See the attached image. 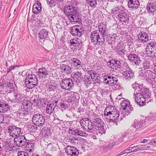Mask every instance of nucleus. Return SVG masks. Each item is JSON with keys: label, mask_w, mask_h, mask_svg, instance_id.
I'll list each match as a JSON object with an SVG mask.
<instances>
[{"label": "nucleus", "mask_w": 156, "mask_h": 156, "mask_svg": "<svg viewBox=\"0 0 156 156\" xmlns=\"http://www.w3.org/2000/svg\"><path fill=\"white\" fill-rule=\"evenodd\" d=\"M73 82L70 78L63 79L60 82V86L62 89L70 90L74 86Z\"/></svg>", "instance_id": "nucleus-12"}, {"label": "nucleus", "mask_w": 156, "mask_h": 156, "mask_svg": "<svg viewBox=\"0 0 156 156\" xmlns=\"http://www.w3.org/2000/svg\"><path fill=\"white\" fill-rule=\"evenodd\" d=\"M101 34L98 30L91 32L90 37L91 42L95 45H103L105 42V37L101 36Z\"/></svg>", "instance_id": "nucleus-4"}, {"label": "nucleus", "mask_w": 156, "mask_h": 156, "mask_svg": "<svg viewBox=\"0 0 156 156\" xmlns=\"http://www.w3.org/2000/svg\"><path fill=\"white\" fill-rule=\"evenodd\" d=\"M126 45L121 41L119 42L117 44L115 49V52L121 57H122L126 54V50L125 49Z\"/></svg>", "instance_id": "nucleus-14"}, {"label": "nucleus", "mask_w": 156, "mask_h": 156, "mask_svg": "<svg viewBox=\"0 0 156 156\" xmlns=\"http://www.w3.org/2000/svg\"><path fill=\"white\" fill-rule=\"evenodd\" d=\"M48 121L47 116L43 117L41 115L38 113L34 114L32 117V121L34 124L37 126H41L45 122H48Z\"/></svg>", "instance_id": "nucleus-7"}, {"label": "nucleus", "mask_w": 156, "mask_h": 156, "mask_svg": "<svg viewBox=\"0 0 156 156\" xmlns=\"http://www.w3.org/2000/svg\"><path fill=\"white\" fill-rule=\"evenodd\" d=\"M145 78H146V80L148 81L150 80L151 79L155 77V74L152 71L150 70H146L145 71Z\"/></svg>", "instance_id": "nucleus-46"}, {"label": "nucleus", "mask_w": 156, "mask_h": 156, "mask_svg": "<svg viewBox=\"0 0 156 156\" xmlns=\"http://www.w3.org/2000/svg\"><path fill=\"white\" fill-rule=\"evenodd\" d=\"M136 95V94L134 93L133 97L135 99V101L136 103L140 107H142L145 104V101L146 98L143 96H141L140 95Z\"/></svg>", "instance_id": "nucleus-25"}, {"label": "nucleus", "mask_w": 156, "mask_h": 156, "mask_svg": "<svg viewBox=\"0 0 156 156\" xmlns=\"http://www.w3.org/2000/svg\"><path fill=\"white\" fill-rule=\"evenodd\" d=\"M73 110L72 108H70L67 110L66 115L67 117L72 118L74 117L75 114L73 113Z\"/></svg>", "instance_id": "nucleus-58"}, {"label": "nucleus", "mask_w": 156, "mask_h": 156, "mask_svg": "<svg viewBox=\"0 0 156 156\" xmlns=\"http://www.w3.org/2000/svg\"><path fill=\"white\" fill-rule=\"evenodd\" d=\"M79 96L78 94L73 92H69L68 93V96L66 98V100L67 102L73 104L77 100V97Z\"/></svg>", "instance_id": "nucleus-23"}, {"label": "nucleus", "mask_w": 156, "mask_h": 156, "mask_svg": "<svg viewBox=\"0 0 156 156\" xmlns=\"http://www.w3.org/2000/svg\"><path fill=\"white\" fill-rule=\"evenodd\" d=\"M49 102L47 101L46 99L44 98L42 99L41 106L42 107H45L46 106V112L47 113H49Z\"/></svg>", "instance_id": "nucleus-52"}, {"label": "nucleus", "mask_w": 156, "mask_h": 156, "mask_svg": "<svg viewBox=\"0 0 156 156\" xmlns=\"http://www.w3.org/2000/svg\"><path fill=\"white\" fill-rule=\"evenodd\" d=\"M25 83L26 87L29 89H31L35 87L37 85V84L34 83L33 82L27 80L26 78L25 81Z\"/></svg>", "instance_id": "nucleus-48"}, {"label": "nucleus", "mask_w": 156, "mask_h": 156, "mask_svg": "<svg viewBox=\"0 0 156 156\" xmlns=\"http://www.w3.org/2000/svg\"><path fill=\"white\" fill-rule=\"evenodd\" d=\"M80 122L83 130L86 132L93 133L94 127L92 125L91 119L88 118L84 117L80 120Z\"/></svg>", "instance_id": "nucleus-5"}, {"label": "nucleus", "mask_w": 156, "mask_h": 156, "mask_svg": "<svg viewBox=\"0 0 156 156\" xmlns=\"http://www.w3.org/2000/svg\"><path fill=\"white\" fill-rule=\"evenodd\" d=\"M117 77L113 74H108L103 77V82L105 84H108L110 86H114L116 89L120 88V83L118 82Z\"/></svg>", "instance_id": "nucleus-3"}, {"label": "nucleus", "mask_w": 156, "mask_h": 156, "mask_svg": "<svg viewBox=\"0 0 156 156\" xmlns=\"http://www.w3.org/2000/svg\"><path fill=\"white\" fill-rule=\"evenodd\" d=\"M106 25L104 23H100L98 25V28L99 33H101V36H108L109 35V32L108 30L106 29Z\"/></svg>", "instance_id": "nucleus-26"}, {"label": "nucleus", "mask_w": 156, "mask_h": 156, "mask_svg": "<svg viewBox=\"0 0 156 156\" xmlns=\"http://www.w3.org/2000/svg\"><path fill=\"white\" fill-rule=\"evenodd\" d=\"M35 141L34 140H27L25 146V150L27 152L32 153L34 150V144Z\"/></svg>", "instance_id": "nucleus-21"}, {"label": "nucleus", "mask_w": 156, "mask_h": 156, "mask_svg": "<svg viewBox=\"0 0 156 156\" xmlns=\"http://www.w3.org/2000/svg\"><path fill=\"white\" fill-rule=\"evenodd\" d=\"M72 64L74 68L77 69H80L82 68V63L79 59L77 58H73L71 59Z\"/></svg>", "instance_id": "nucleus-30"}, {"label": "nucleus", "mask_w": 156, "mask_h": 156, "mask_svg": "<svg viewBox=\"0 0 156 156\" xmlns=\"http://www.w3.org/2000/svg\"><path fill=\"white\" fill-rule=\"evenodd\" d=\"M60 69L62 73L66 74H70L71 72L72 68L68 65L62 64L60 65Z\"/></svg>", "instance_id": "nucleus-32"}, {"label": "nucleus", "mask_w": 156, "mask_h": 156, "mask_svg": "<svg viewBox=\"0 0 156 156\" xmlns=\"http://www.w3.org/2000/svg\"><path fill=\"white\" fill-rule=\"evenodd\" d=\"M90 119L93 126H96L104 124L103 120L101 119L100 116L94 113H93L91 115Z\"/></svg>", "instance_id": "nucleus-16"}, {"label": "nucleus", "mask_w": 156, "mask_h": 156, "mask_svg": "<svg viewBox=\"0 0 156 156\" xmlns=\"http://www.w3.org/2000/svg\"><path fill=\"white\" fill-rule=\"evenodd\" d=\"M0 86L3 89L4 87H6L7 89H10L12 90H14V87L13 83L7 81L6 82L2 83V84L0 83Z\"/></svg>", "instance_id": "nucleus-41"}, {"label": "nucleus", "mask_w": 156, "mask_h": 156, "mask_svg": "<svg viewBox=\"0 0 156 156\" xmlns=\"http://www.w3.org/2000/svg\"><path fill=\"white\" fill-rule=\"evenodd\" d=\"M51 101H49V103L51 102V103H49V111H50L49 112L51 113L53 112L58 101L57 99H56V98L55 97L52 98Z\"/></svg>", "instance_id": "nucleus-35"}, {"label": "nucleus", "mask_w": 156, "mask_h": 156, "mask_svg": "<svg viewBox=\"0 0 156 156\" xmlns=\"http://www.w3.org/2000/svg\"><path fill=\"white\" fill-rule=\"evenodd\" d=\"M49 135V130L48 128H46L45 127L42 131V135L44 138V140L45 142H46L48 144L47 146H48L49 144H48V142L47 141L48 140V138Z\"/></svg>", "instance_id": "nucleus-47"}, {"label": "nucleus", "mask_w": 156, "mask_h": 156, "mask_svg": "<svg viewBox=\"0 0 156 156\" xmlns=\"http://www.w3.org/2000/svg\"><path fill=\"white\" fill-rule=\"evenodd\" d=\"M26 79L32 82H33L34 83L37 84L38 79L36 76L34 74L31 73L28 75L27 76Z\"/></svg>", "instance_id": "nucleus-44"}, {"label": "nucleus", "mask_w": 156, "mask_h": 156, "mask_svg": "<svg viewBox=\"0 0 156 156\" xmlns=\"http://www.w3.org/2000/svg\"><path fill=\"white\" fill-rule=\"evenodd\" d=\"M70 43L71 45H73L74 46H81L83 44L80 40L77 37H75L71 39L70 41Z\"/></svg>", "instance_id": "nucleus-39"}, {"label": "nucleus", "mask_w": 156, "mask_h": 156, "mask_svg": "<svg viewBox=\"0 0 156 156\" xmlns=\"http://www.w3.org/2000/svg\"><path fill=\"white\" fill-rule=\"evenodd\" d=\"M64 12L68 17L70 21L74 23H81L82 22L80 15L72 6L68 5L64 8Z\"/></svg>", "instance_id": "nucleus-2"}, {"label": "nucleus", "mask_w": 156, "mask_h": 156, "mask_svg": "<svg viewBox=\"0 0 156 156\" xmlns=\"http://www.w3.org/2000/svg\"><path fill=\"white\" fill-rule=\"evenodd\" d=\"M139 74V75L138 76L139 78H141L142 79L145 78V75H144L145 70L141 69L140 71Z\"/></svg>", "instance_id": "nucleus-63"}, {"label": "nucleus", "mask_w": 156, "mask_h": 156, "mask_svg": "<svg viewBox=\"0 0 156 156\" xmlns=\"http://www.w3.org/2000/svg\"><path fill=\"white\" fill-rule=\"evenodd\" d=\"M117 36V35L115 34H113L111 35H110L109 34V35L108 36H105V37H107L106 40L108 43L109 44H112L115 43Z\"/></svg>", "instance_id": "nucleus-33"}, {"label": "nucleus", "mask_w": 156, "mask_h": 156, "mask_svg": "<svg viewBox=\"0 0 156 156\" xmlns=\"http://www.w3.org/2000/svg\"><path fill=\"white\" fill-rule=\"evenodd\" d=\"M20 152L18 153V156H29L32 154L30 153H29V152H27L26 151L25 152H21L20 154Z\"/></svg>", "instance_id": "nucleus-64"}, {"label": "nucleus", "mask_w": 156, "mask_h": 156, "mask_svg": "<svg viewBox=\"0 0 156 156\" xmlns=\"http://www.w3.org/2000/svg\"><path fill=\"white\" fill-rule=\"evenodd\" d=\"M136 148L134 149L131 152H135L138 151L147 150L150 147V146H147L146 145H139L136 146Z\"/></svg>", "instance_id": "nucleus-49"}, {"label": "nucleus", "mask_w": 156, "mask_h": 156, "mask_svg": "<svg viewBox=\"0 0 156 156\" xmlns=\"http://www.w3.org/2000/svg\"><path fill=\"white\" fill-rule=\"evenodd\" d=\"M136 96L140 95L141 96H143L145 98L147 99L151 98V93L149 89L144 87L143 86L142 88H141L138 94H136ZM135 96L136 95H135Z\"/></svg>", "instance_id": "nucleus-20"}, {"label": "nucleus", "mask_w": 156, "mask_h": 156, "mask_svg": "<svg viewBox=\"0 0 156 156\" xmlns=\"http://www.w3.org/2000/svg\"><path fill=\"white\" fill-rule=\"evenodd\" d=\"M120 105L122 111L123 116L124 117L127 115L133 110V108L130 105L129 101L126 100H122V102L121 103Z\"/></svg>", "instance_id": "nucleus-9"}, {"label": "nucleus", "mask_w": 156, "mask_h": 156, "mask_svg": "<svg viewBox=\"0 0 156 156\" xmlns=\"http://www.w3.org/2000/svg\"><path fill=\"white\" fill-rule=\"evenodd\" d=\"M146 54L150 58L156 57V42L151 41L148 43L146 46Z\"/></svg>", "instance_id": "nucleus-6"}, {"label": "nucleus", "mask_w": 156, "mask_h": 156, "mask_svg": "<svg viewBox=\"0 0 156 156\" xmlns=\"http://www.w3.org/2000/svg\"><path fill=\"white\" fill-rule=\"evenodd\" d=\"M145 122L146 121L143 119H140V121H137V120L135 119L134 121V124H133L132 126L137 129L141 127L145 126L144 124Z\"/></svg>", "instance_id": "nucleus-40"}, {"label": "nucleus", "mask_w": 156, "mask_h": 156, "mask_svg": "<svg viewBox=\"0 0 156 156\" xmlns=\"http://www.w3.org/2000/svg\"><path fill=\"white\" fill-rule=\"evenodd\" d=\"M148 82L152 85V89L153 91V88L156 87V77L151 78Z\"/></svg>", "instance_id": "nucleus-59"}, {"label": "nucleus", "mask_w": 156, "mask_h": 156, "mask_svg": "<svg viewBox=\"0 0 156 156\" xmlns=\"http://www.w3.org/2000/svg\"><path fill=\"white\" fill-rule=\"evenodd\" d=\"M9 110V105L6 101L0 100V112L2 113H5Z\"/></svg>", "instance_id": "nucleus-29"}, {"label": "nucleus", "mask_w": 156, "mask_h": 156, "mask_svg": "<svg viewBox=\"0 0 156 156\" xmlns=\"http://www.w3.org/2000/svg\"><path fill=\"white\" fill-rule=\"evenodd\" d=\"M86 3L92 8H95L96 7L97 0H86Z\"/></svg>", "instance_id": "nucleus-53"}, {"label": "nucleus", "mask_w": 156, "mask_h": 156, "mask_svg": "<svg viewBox=\"0 0 156 156\" xmlns=\"http://www.w3.org/2000/svg\"><path fill=\"white\" fill-rule=\"evenodd\" d=\"M126 70L128 69L129 70H127L124 71L123 72V78L126 80H130L132 79H133L134 77V73L133 71L129 68V66L127 65H126Z\"/></svg>", "instance_id": "nucleus-17"}, {"label": "nucleus", "mask_w": 156, "mask_h": 156, "mask_svg": "<svg viewBox=\"0 0 156 156\" xmlns=\"http://www.w3.org/2000/svg\"><path fill=\"white\" fill-rule=\"evenodd\" d=\"M69 133L73 135H78L82 136H86L87 134L85 132L79 129H69Z\"/></svg>", "instance_id": "nucleus-31"}, {"label": "nucleus", "mask_w": 156, "mask_h": 156, "mask_svg": "<svg viewBox=\"0 0 156 156\" xmlns=\"http://www.w3.org/2000/svg\"><path fill=\"white\" fill-rule=\"evenodd\" d=\"M83 79L84 83L87 87L91 85L94 81V79H92V78L90 77V76H85Z\"/></svg>", "instance_id": "nucleus-45"}, {"label": "nucleus", "mask_w": 156, "mask_h": 156, "mask_svg": "<svg viewBox=\"0 0 156 156\" xmlns=\"http://www.w3.org/2000/svg\"><path fill=\"white\" fill-rule=\"evenodd\" d=\"M84 30L83 27L77 25L71 28L70 33L72 36L81 37L84 34Z\"/></svg>", "instance_id": "nucleus-11"}, {"label": "nucleus", "mask_w": 156, "mask_h": 156, "mask_svg": "<svg viewBox=\"0 0 156 156\" xmlns=\"http://www.w3.org/2000/svg\"><path fill=\"white\" fill-rule=\"evenodd\" d=\"M103 124H102L101 125L95 126L94 129H95V131L97 134H102L105 133V130L104 128Z\"/></svg>", "instance_id": "nucleus-37"}, {"label": "nucleus", "mask_w": 156, "mask_h": 156, "mask_svg": "<svg viewBox=\"0 0 156 156\" xmlns=\"http://www.w3.org/2000/svg\"><path fill=\"white\" fill-rule=\"evenodd\" d=\"M87 72V73L90 76V77L92 78V79H94L95 75H96V71L93 70H88Z\"/></svg>", "instance_id": "nucleus-61"}, {"label": "nucleus", "mask_w": 156, "mask_h": 156, "mask_svg": "<svg viewBox=\"0 0 156 156\" xmlns=\"http://www.w3.org/2000/svg\"><path fill=\"white\" fill-rule=\"evenodd\" d=\"M37 73V75L40 79L45 78L48 75V71L45 68L42 67L39 69Z\"/></svg>", "instance_id": "nucleus-34"}, {"label": "nucleus", "mask_w": 156, "mask_h": 156, "mask_svg": "<svg viewBox=\"0 0 156 156\" xmlns=\"http://www.w3.org/2000/svg\"><path fill=\"white\" fill-rule=\"evenodd\" d=\"M120 11L119 13L117 15V18L120 22L128 24L129 22V16L128 11L124 7Z\"/></svg>", "instance_id": "nucleus-10"}, {"label": "nucleus", "mask_w": 156, "mask_h": 156, "mask_svg": "<svg viewBox=\"0 0 156 156\" xmlns=\"http://www.w3.org/2000/svg\"><path fill=\"white\" fill-rule=\"evenodd\" d=\"M54 81V82L50 81V83H49V91H54L56 88L57 84Z\"/></svg>", "instance_id": "nucleus-60"}, {"label": "nucleus", "mask_w": 156, "mask_h": 156, "mask_svg": "<svg viewBox=\"0 0 156 156\" xmlns=\"http://www.w3.org/2000/svg\"><path fill=\"white\" fill-rule=\"evenodd\" d=\"M143 86V85H139L136 83H134L132 85V87L135 89L134 93L138 94L141 89L142 88Z\"/></svg>", "instance_id": "nucleus-51"}, {"label": "nucleus", "mask_w": 156, "mask_h": 156, "mask_svg": "<svg viewBox=\"0 0 156 156\" xmlns=\"http://www.w3.org/2000/svg\"><path fill=\"white\" fill-rule=\"evenodd\" d=\"M128 60L132 64L138 66L140 63L141 60L138 54L132 51L126 54Z\"/></svg>", "instance_id": "nucleus-8"}, {"label": "nucleus", "mask_w": 156, "mask_h": 156, "mask_svg": "<svg viewBox=\"0 0 156 156\" xmlns=\"http://www.w3.org/2000/svg\"><path fill=\"white\" fill-rule=\"evenodd\" d=\"M27 142V139L24 136H18L14 138L15 144L17 147H24Z\"/></svg>", "instance_id": "nucleus-13"}, {"label": "nucleus", "mask_w": 156, "mask_h": 156, "mask_svg": "<svg viewBox=\"0 0 156 156\" xmlns=\"http://www.w3.org/2000/svg\"><path fill=\"white\" fill-rule=\"evenodd\" d=\"M48 35V31L45 29H42L40 33H39L38 35L40 39H42L46 38Z\"/></svg>", "instance_id": "nucleus-50"}, {"label": "nucleus", "mask_w": 156, "mask_h": 156, "mask_svg": "<svg viewBox=\"0 0 156 156\" xmlns=\"http://www.w3.org/2000/svg\"><path fill=\"white\" fill-rule=\"evenodd\" d=\"M37 3L34 4L33 7V12L34 13L38 14L41 12V3L38 1L36 2Z\"/></svg>", "instance_id": "nucleus-36"}, {"label": "nucleus", "mask_w": 156, "mask_h": 156, "mask_svg": "<svg viewBox=\"0 0 156 156\" xmlns=\"http://www.w3.org/2000/svg\"><path fill=\"white\" fill-rule=\"evenodd\" d=\"M146 9L147 13L150 16H153L156 13V2H151L148 3Z\"/></svg>", "instance_id": "nucleus-18"}, {"label": "nucleus", "mask_w": 156, "mask_h": 156, "mask_svg": "<svg viewBox=\"0 0 156 156\" xmlns=\"http://www.w3.org/2000/svg\"><path fill=\"white\" fill-rule=\"evenodd\" d=\"M137 41L139 43H144L149 40V36L146 33L143 31H140L138 34Z\"/></svg>", "instance_id": "nucleus-22"}, {"label": "nucleus", "mask_w": 156, "mask_h": 156, "mask_svg": "<svg viewBox=\"0 0 156 156\" xmlns=\"http://www.w3.org/2000/svg\"><path fill=\"white\" fill-rule=\"evenodd\" d=\"M34 103L37 106L39 107L41 105L42 100H41V98H37L36 99H34L33 100Z\"/></svg>", "instance_id": "nucleus-62"}, {"label": "nucleus", "mask_w": 156, "mask_h": 156, "mask_svg": "<svg viewBox=\"0 0 156 156\" xmlns=\"http://www.w3.org/2000/svg\"><path fill=\"white\" fill-rule=\"evenodd\" d=\"M107 64L108 66L110 68L113 69H117L118 68H121V64L120 61L119 60L113 59L108 61Z\"/></svg>", "instance_id": "nucleus-19"}, {"label": "nucleus", "mask_w": 156, "mask_h": 156, "mask_svg": "<svg viewBox=\"0 0 156 156\" xmlns=\"http://www.w3.org/2000/svg\"><path fill=\"white\" fill-rule=\"evenodd\" d=\"M104 113L105 117L109 122H113L114 125H117L119 121L122 119V117L119 119V112L116 107L113 106L109 105L106 107Z\"/></svg>", "instance_id": "nucleus-1"}, {"label": "nucleus", "mask_w": 156, "mask_h": 156, "mask_svg": "<svg viewBox=\"0 0 156 156\" xmlns=\"http://www.w3.org/2000/svg\"><path fill=\"white\" fill-rule=\"evenodd\" d=\"M128 5L129 8L136 9L140 6V3L138 0H129Z\"/></svg>", "instance_id": "nucleus-27"}, {"label": "nucleus", "mask_w": 156, "mask_h": 156, "mask_svg": "<svg viewBox=\"0 0 156 156\" xmlns=\"http://www.w3.org/2000/svg\"><path fill=\"white\" fill-rule=\"evenodd\" d=\"M146 120L149 121H152L156 120V114L151 113L146 117Z\"/></svg>", "instance_id": "nucleus-57"}, {"label": "nucleus", "mask_w": 156, "mask_h": 156, "mask_svg": "<svg viewBox=\"0 0 156 156\" xmlns=\"http://www.w3.org/2000/svg\"><path fill=\"white\" fill-rule=\"evenodd\" d=\"M67 155L69 156H77L79 152L77 149L75 147L68 146L65 149Z\"/></svg>", "instance_id": "nucleus-15"}, {"label": "nucleus", "mask_w": 156, "mask_h": 156, "mask_svg": "<svg viewBox=\"0 0 156 156\" xmlns=\"http://www.w3.org/2000/svg\"><path fill=\"white\" fill-rule=\"evenodd\" d=\"M151 61L149 59H145L142 64V67L141 69H143L145 70L147 69H150L151 68Z\"/></svg>", "instance_id": "nucleus-43"}, {"label": "nucleus", "mask_w": 156, "mask_h": 156, "mask_svg": "<svg viewBox=\"0 0 156 156\" xmlns=\"http://www.w3.org/2000/svg\"><path fill=\"white\" fill-rule=\"evenodd\" d=\"M73 80L76 83H80L83 81V79L82 73L78 71L74 72L72 74Z\"/></svg>", "instance_id": "nucleus-24"}, {"label": "nucleus", "mask_w": 156, "mask_h": 156, "mask_svg": "<svg viewBox=\"0 0 156 156\" xmlns=\"http://www.w3.org/2000/svg\"><path fill=\"white\" fill-rule=\"evenodd\" d=\"M13 97L14 99L12 100V102L16 103L20 102L23 98L22 95L17 91L14 92Z\"/></svg>", "instance_id": "nucleus-38"}, {"label": "nucleus", "mask_w": 156, "mask_h": 156, "mask_svg": "<svg viewBox=\"0 0 156 156\" xmlns=\"http://www.w3.org/2000/svg\"><path fill=\"white\" fill-rule=\"evenodd\" d=\"M123 7L122 5L119 6L117 7H115V8H114L112 10V12L114 15L118 14V13H119V12L121 9H122L123 8Z\"/></svg>", "instance_id": "nucleus-56"}, {"label": "nucleus", "mask_w": 156, "mask_h": 156, "mask_svg": "<svg viewBox=\"0 0 156 156\" xmlns=\"http://www.w3.org/2000/svg\"><path fill=\"white\" fill-rule=\"evenodd\" d=\"M22 105L23 108L29 111L32 108V103L30 101L24 99L23 100Z\"/></svg>", "instance_id": "nucleus-42"}, {"label": "nucleus", "mask_w": 156, "mask_h": 156, "mask_svg": "<svg viewBox=\"0 0 156 156\" xmlns=\"http://www.w3.org/2000/svg\"><path fill=\"white\" fill-rule=\"evenodd\" d=\"M126 40L128 46H132L133 45L134 40L131 36L127 35Z\"/></svg>", "instance_id": "nucleus-54"}, {"label": "nucleus", "mask_w": 156, "mask_h": 156, "mask_svg": "<svg viewBox=\"0 0 156 156\" xmlns=\"http://www.w3.org/2000/svg\"><path fill=\"white\" fill-rule=\"evenodd\" d=\"M14 129L13 133H12V136H19V135L21 132V128L14 126Z\"/></svg>", "instance_id": "nucleus-55"}, {"label": "nucleus", "mask_w": 156, "mask_h": 156, "mask_svg": "<svg viewBox=\"0 0 156 156\" xmlns=\"http://www.w3.org/2000/svg\"><path fill=\"white\" fill-rule=\"evenodd\" d=\"M29 111L28 110L25 109L24 108H21L18 111L14 112L15 115H16V118L17 117L21 119L23 118V117L26 116L29 113Z\"/></svg>", "instance_id": "nucleus-28"}]
</instances>
